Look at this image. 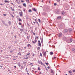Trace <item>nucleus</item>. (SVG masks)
<instances>
[{"instance_id": "nucleus-41", "label": "nucleus", "mask_w": 75, "mask_h": 75, "mask_svg": "<svg viewBox=\"0 0 75 75\" xmlns=\"http://www.w3.org/2000/svg\"><path fill=\"white\" fill-rule=\"evenodd\" d=\"M19 25H21V23H19Z\"/></svg>"}, {"instance_id": "nucleus-4", "label": "nucleus", "mask_w": 75, "mask_h": 75, "mask_svg": "<svg viewBox=\"0 0 75 75\" xmlns=\"http://www.w3.org/2000/svg\"><path fill=\"white\" fill-rule=\"evenodd\" d=\"M40 64L41 65H43V66H45V65H44V64H43V63L41 61H40Z\"/></svg>"}, {"instance_id": "nucleus-53", "label": "nucleus", "mask_w": 75, "mask_h": 75, "mask_svg": "<svg viewBox=\"0 0 75 75\" xmlns=\"http://www.w3.org/2000/svg\"><path fill=\"white\" fill-rule=\"evenodd\" d=\"M14 68H16V67H16V66H14Z\"/></svg>"}, {"instance_id": "nucleus-45", "label": "nucleus", "mask_w": 75, "mask_h": 75, "mask_svg": "<svg viewBox=\"0 0 75 75\" xmlns=\"http://www.w3.org/2000/svg\"><path fill=\"white\" fill-rule=\"evenodd\" d=\"M54 6H56L57 5V3H55L54 4Z\"/></svg>"}, {"instance_id": "nucleus-40", "label": "nucleus", "mask_w": 75, "mask_h": 75, "mask_svg": "<svg viewBox=\"0 0 75 75\" xmlns=\"http://www.w3.org/2000/svg\"><path fill=\"white\" fill-rule=\"evenodd\" d=\"M57 2H59L60 1V0H57Z\"/></svg>"}, {"instance_id": "nucleus-1", "label": "nucleus", "mask_w": 75, "mask_h": 75, "mask_svg": "<svg viewBox=\"0 0 75 75\" xmlns=\"http://www.w3.org/2000/svg\"><path fill=\"white\" fill-rule=\"evenodd\" d=\"M62 36V33H60L59 34L58 37H61Z\"/></svg>"}, {"instance_id": "nucleus-3", "label": "nucleus", "mask_w": 75, "mask_h": 75, "mask_svg": "<svg viewBox=\"0 0 75 75\" xmlns=\"http://www.w3.org/2000/svg\"><path fill=\"white\" fill-rule=\"evenodd\" d=\"M67 42L68 43H70V40L69 39H68L66 40Z\"/></svg>"}, {"instance_id": "nucleus-21", "label": "nucleus", "mask_w": 75, "mask_h": 75, "mask_svg": "<svg viewBox=\"0 0 75 75\" xmlns=\"http://www.w3.org/2000/svg\"><path fill=\"white\" fill-rule=\"evenodd\" d=\"M23 64H24V65H25L26 64V62H23Z\"/></svg>"}, {"instance_id": "nucleus-42", "label": "nucleus", "mask_w": 75, "mask_h": 75, "mask_svg": "<svg viewBox=\"0 0 75 75\" xmlns=\"http://www.w3.org/2000/svg\"><path fill=\"white\" fill-rule=\"evenodd\" d=\"M38 43H41V42H40V40L38 41Z\"/></svg>"}, {"instance_id": "nucleus-15", "label": "nucleus", "mask_w": 75, "mask_h": 75, "mask_svg": "<svg viewBox=\"0 0 75 75\" xmlns=\"http://www.w3.org/2000/svg\"><path fill=\"white\" fill-rule=\"evenodd\" d=\"M57 14H59V11H57L56 12Z\"/></svg>"}, {"instance_id": "nucleus-46", "label": "nucleus", "mask_w": 75, "mask_h": 75, "mask_svg": "<svg viewBox=\"0 0 75 75\" xmlns=\"http://www.w3.org/2000/svg\"><path fill=\"white\" fill-rule=\"evenodd\" d=\"M38 70H40V67H38Z\"/></svg>"}, {"instance_id": "nucleus-25", "label": "nucleus", "mask_w": 75, "mask_h": 75, "mask_svg": "<svg viewBox=\"0 0 75 75\" xmlns=\"http://www.w3.org/2000/svg\"><path fill=\"white\" fill-rule=\"evenodd\" d=\"M41 43H38V46H40V47H41Z\"/></svg>"}, {"instance_id": "nucleus-39", "label": "nucleus", "mask_w": 75, "mask_h": 75, "mask_svg": "<svg viewBox=\"0 0 75 75\" xmlns=\"http://www.w3.org/2000/svg\"><path fill=\"white\" fill-rule=\"evenodd\" d=\"M69 73H70V74H71V73H72V72H71V71H69Z\"/></svg>"}, {"instance_id": "nucleus-20", "label": "nucleus", "mask_w": 75, "mask_h": 75, "mask_svg": "<svg viewBox=\"0 0 75 75\" xmlns=\"http://www.w3.org/2000/svg\"><path fill=\"white\" fill-rule=\"evenodd\" d=\"M38 64H40L41 63V62H40V61H39V60H38Z\"/></svg>"}, {"instance_id": "nucleus-5", "label": "nucleus", "mask_w": 75, "mask_h": 75, "mask_svg": "<svg viewBox=\"0 0 75 75\" xmlns=\"http://www.w3.org/2000/svg\"><path fill=\"white\" fill-rule=\"evenodd\" d=\"M33 10L34 11H35V12H36V13H37V10H36L35 8H33Z\"/></svg>"}, {"instance_id": "nucleus-36", "label": "nucleus", "mask_w": 75, "mask_h": 75, "mask_svg": "<svg viewBox=\"0 0 75 75\" xmlns=\"http://www.w3.org/2000/svg\"><path fill=\"white\" fill-rule=\"evenodd\" d=\"M40 49V47H38L37 48V49L39 50Z\"/></svg>"}, {"instance_id": "nucleus-34", "label": "nucleus", "mask_w": 75, "mask_h": 75, "mask_svg": "<svg viewBox=\"0 0 75 75\" xmlns=\"http://www.w3.org/2000/svg\"><path fill=\"white\" fill-rule=\"evenodd\" d=\"M30 65H31L32 66H33V64L32 63H31Z\"/></svg>"}, {"instance_id": "nucleus-63", "label": "nucleus", "mask_w": 75, "mask_h": 75, "mask_svg": "<svg viewBox=\"0 0 75 75\" xmlns=\"http://www.w3.org/2000/svg\"><path fill=\"white\" fill-rule=\"evenodd\" d=\"M56 58V57H54V59Z\"/></svg>"}, {"instance_id": "nucleus-16", "label": "nucleus", "mask_w": 75, "mask_h": 75, "mask_svg": "<svg viewBox=\"0 0 75 75\" xmlns=\"http://www.w3.org/2000/svg\"><path fill=\"white\" fill-rule=\"evenodd\" d=\"M2 23H3V24H4H4H5L6 23H5V22L4 21H2Z\"/></svg>"}, {"instance_id": "nucleus-61", "label": "nucleus", "mask_w": 75, "mask_h": 75, "mask_svg": "<svg viewBox=\"0 0 75 75\" xmlns=\"http://www.w3.org/2000/svg\"><path fill=\"white\" fill-rule=\"evenodd\" d=\"M73 51H74V52H75V49H74V50Z\"/></svg>"}, {"instance_id": "nucleus-12", "label": "nucleus", "mask_w": 75, "mask_h": 75, "mask_svg": "<svg viewBox=\"0 0 75 75\" xmlns=\"http://www.w3.org/2000/svg\"><path fill=\"white\" fill-rule=\"evenodd\" d=\"M26 1V2L27 3H30V0H25Z\"/></svg>"}, {"instance_id": "nucleus-49", "label": "nucleus", "mask_w": 75, "mask_h": 75, "mask_svg": "<svg viewBox=\"0 0 75 75\" xmlns=\"http://www.w3.org/2000/svg\"><path fill=\"white\" fill-rule=\"evenodd\" d=\"M4 25H6V26H8L7 25V24H6V23Z\"/></svg>"}, {"instance_id": "nucleus-27", "label": "nucleus", "mask_w": 75, "mask_h": 75, "mask_svg": "<svg viewBox=\"0 0 75 75\" xmlns=\"http://www.w3.org/2000/svg\"><path fill=\"white\" fill-rule=\"evenodd\" d=\"M32 42L33 44H35V43H36L35 41H32Z\"/></svg>"}, {"instance_id": "nucleus-37", "label": "nucleus", "mask_w": 75, "mask_h": 75, "mask_svg": "<svg viewBox=\"0 0 75 75\" xmlns=\"http://www.w3.org/2000/svg\"><path fill=\"white\" fill-rule=\"evenodd\" d=\"M36 38H35V42L36 43V42H37V40H36Z\"/></svg>"}, {"instance_id": "nucleus-47", "label": "nucleus", "mask_w": 75, "mask_h": 75, "mask_svg": "<svg viewBox=\"0 0 75 75\" xmlns=\"http://www.w3.org/2000/svg\"><path fill=\"white\" fill-rule=\"evenodd\" d=\"M45 64L46 65H48V64L47 63H45Z\"/></svg>"}, {"instance_id": "nucleus-2", "label": "nucleus", "mask_w": 75, "mask_h": 75, "mask_svg": "<svg viewBox=\"0 0 75 75\" xmlns=\"http://www.w3.org/2000/svg\"><path fill=\"white\" fill-rule=\"evenodd\" d=\"M67 32H68V29H65L64 30V33H67Z\"/></svg>"}, {"instance_id": "nucleus-17", "label": "nucleus", "mask_w": 75, "mask_h": 75, "mask_svg": "<svg viewBox=\"0 0 75 75\" xmlns=\"http://www.w3.org/2000/svg\"><path fill=\"white\" fill-rule=\"evenodd\" d=\"M17 64L19 67H20V66H21V64H20L19 63H18Z\"/></svg>"}, {"instance_id": "nucleus-19", "label": "nucleus", "mask_w": 75, "mask_h": 75, "mask_svg": "<svg viewBox=\"0 0 75 75\" xmlns=\"http://www.w3.org/2000/svg\"><path fill=\"white\" fill-rule=\"evenodd\" d=\"M51 73H52V74H54V70H52L51 71Z\"/></svg>"}, {"instance_id": "nucleus-6", "label": "nucleus", "mask_w": 75, "mask_h": 75, "mask_svg": "<svg viewBox=\"0 0 75 75\" xmlns=\"http://www.w3.org/2000/svg\"><path fill=\"white\" fill-rule=\"evenodd\" d=\"M19 14L20 16H22L23 15V12H19Z\"/></svg>"}, {"instance_id": "nucleus-11", "label": "nucleus", "mask_w": 75, "mask_h": 75, "mask_svg": "<svg viewBox=\"0 0 75 75\" xmlns=\"http://www.w3.org/2000/svg\"><path fill=\"white\" fill-rule=\"evenodd\" d=\"M43 54L44 55V56H45V55H46V52H43Z\"/></svg>"}, {"instance_id": "nucleus-30", "label": "nucleus", "mask_w": 75, "mask_h": 75, "mask_svg": "<svg viewBox=\"0 0 75 75\" xmlns=\"http://www.w3.org/2000/svg\"><path fill=\"white\" fill-rule=\"evenodd\" d=\"M58 18H61V16H59L58 17H57Z\"/></svg>"}, {"instance_id": "nucleus-26", "label": "nucleus", "mask_w": 75, "mask_h": 75, "mask_svg": "<svg viewBox=\"0 0 75 75\" xmlns=\"http://www.w3.org/2000/svg\"><path fill=\"white\" fill-rule=\"evenodd\" d=\"M30 46H31V45H30V44H28L27 45V47H30Z\"/></svg>"}, {"instance_id": "nucleus-7", "label": "nucleus", "mask_w": 75, "mask_h": 75, "mask_svg": "<svg viewBox=\"0 0 75 75\" xmlns=\"http://www.w3.org/2000/svg\"><path fill=\"white\" fill-rule=\"evenodd\" d=\"M40 40H41V43H42V42H43V39H42V38H40Z\"/></svg>"}, {"instance_id": "nucleus-59", "label": "nucleus", "mask_w": 75, "mask_h": 75, "mask_svg": "<svg viewBox=\"0 0 75 75\" xmlns=\"http://www.w3.org/2000/svg\"><path fill=\"white\" fill-rule=\"evenodd\" d=\"M10 53H11V52H13V51H10Z\"/></svg>"}, {"instance_id": "nucleus-29", "label": "nucleus", "mask_w": 75, "mask_h": 75, "mask_svg": "<svg viewBox=\"0 0 75 75\" xmlns=\"http://www.w3.org/2000/svg\"><path fill=\"white\" fill-rule=\"evenodd\" d=\"M4 2L5 3H8V1H7L5 0V1Z\"/></svg>"}, {"instance_id": "nucleus-9", "label": "nucleus", "mask_w": 75, "mask_h": 75, "mask_svg": "<svg viewBox=\"0 0 75 75\" xmlns=\"http://www.w3.org/2000/svg\"><path fill=\"white\" fill-rule=\"evenodd\" d=\"M66 39H67V38H66V37H63V40L65 41V40H66Z\"/></svg>"}, {"instance_id": "nucleus-23", "label": "nucleus", "mask_w": 75, "mask_h": 75, "mask_svg": "<svg viewBox=\"0 0 75 75\" xmlns=\"http://www.w3.org/2000/svg\"><path fill=\"white\" fill-rule=\"evenodd\" d=\"M20 31H21V32L23 31V29H20Z\"/></svg>"}, {"instance_id": "nucleus-54", "label": "nucleus", "mask_w": 75, "mask_h": 75, "mask_svg": "<svg viewBox=\"0 0 75 75\" xmlns=\"http://www.w3.org/2000/svg\"><path fill=\"white\" fill-rule=\"evenodd\" d=\"M0 67H1V68H2V67H3V66H0Z\"/></svg>"}, {"instance_id": "nucleus-48", "label": "nucleus", "mask_w": 75, "mask_h": 75, "mask_svg": "<svg viewBox=\"0 0 75 75\" xmlns=\"http://www.w3.org/2000/svg\"><path fill=\"white\" fill-rule=\"evenodd\" d=\"M20 52H19V53H18V54H20Z\"/></svg>"}, {"instance_id": "nucleus-22", "label": "nucleus", "mask_w": 75, "mask_h": 75, "mask_svg": "<svg viewBox=\"0 0 75 75\" xmlns=\"http://www.w3.org/2000/svg\"><path fill=\"white\" fill-rule=\"evenodd\" d=\"M26 19H28V16H26Z\"/></svg>"}, {"instance_id": "nucleus-50", "label": "nucleus", "mask_w": 75, "mask_h": 75, "mask_svg": "<svg viewBox=\"0 0 75 75\" xmlns=\"http://www.w3.org/2000/svg\"><path fill=\"white\" fill-rule=\"evenodd\" d=\"M47 68H48V69H50V67H47Z\"/></svg>"}, {"instance_id": "nucleus-31", "label": "nucleus", "mask_w": 75, "mask_h": 75, "mask_svg": "<svg viewBox=\"0 0 75 75\" xmlns=\"http://www.w3.org/2000/svg\"><path fill=\"white\" fill-rule=\"evenodd\" d=\"M19 21H22V20L20 18L19 19Z\"/></svg>"}, {"instance_id": "nucleus-56", "label": "nucleus", "mask_w": 75, "mask_h": 75, "mask_svg": "<svg viewBox=\"0 0 75 75\" xmlns=\"http://www.w3.org/2000/svg\"><path fill=\"white\" fill-rule=\"evenodd\" d=\"M14 37H15V38H16V35H15V36H14Z\"/></svg>"}, {"instance_id": "nucleus-62", "label": "nucleus", "mask_w": 75, "mask_h": 75, "mask_svg": "<svg viewBox=\"0 0 75 75\" xmlns=\"http://www.w3.org/2000/svg\"><path fill=\"white\" fill-rule=\"evenodd\" d=\"M28 75H30V74H29V73H28V74H27Z\"/></svg>"}, {"instance_id": "nucleus-64", "label": "nucleus", "mask_w": 75, "mask_h": 75, "mask_svg": "<svg viewBox=\"0 0 75 75\" xmlns=\"http://www.w3.org/2000/svg\"><path fill=\"white\" fill-rule=\"evenodd\" d=\"M8 71L9 72H10V70H8Z\"/></svg>"}, {"instance_id": "nucleus-13", "label": "nucleus", "mask_w": 75, "mask_h": 75, "mask_svg": "<svg viewBox=\"0 0 75 75\" xmlns=\"http://www.w3.org/2000/svg\"><path fill=\"white\" fill-rule=\"evenodd\" d=\"M50 55H53V53L52 52H50Z\"/></svg>"}, {"instance_id": "nucleus-51", "label": "nucleus", "mask_w": 75, "mask_h": 75, "mask_svg": "<svg viewBox=\"0 0 75 75\" xmlns=\"http://www.w3.org/2000/svg\"><path fill=\"white\" fill-rule=\"evenodd\" d=\"M4 16H6V14H3Z\"/></svg>"}, {"instance_id": "nucleus-52", "label": "nucleus", "mask_w": 75, "mask_h": 75, "mask_svg": "<svg viewBox=\"0 0 75 75\" xmlns=\"http://www.w3.org/2000/svg\"><path fill=\"white\" fill-rule=\"evenodd\" d=\"M73 72H75V70L73 71Z\"/></svg>"}, {"instance_id": "nucleus-38", "label": "nucleus", "mask_w": 75, "mask_h": 75, "mask_svg": "<svg viewBox=\"0 0 75 75\" xmlns=\"http://www.w3.org/2000/svg\"><path fill=\"white\" fill-rule=\"evenodd\" d=\"M8 23H9V24H11V22L10 21H9L8 22Z\"/></svg>"}, {"instance_id": "nucleus-14", "label": "nucleus", "mask_w": 75, "mask_h": 75, "mask_svg": "<svg viewBox=\"0 0 75 75\" xmlns=\"http://www.w3.org/2000/svg\"><path fill=\"white\" fill-rule=\"evenodd\" d=\"M23 4V6H24V7H26V4Z\"/></svg>"}, {"instance_id": "nucleus-18", "label": "nucleus", "mask_w": 75, "mask_h": 75, "mask_svg": "<svg viewBox=\"0 0 75 75\" xmlns=\"http://www.w3.org/2000/svg\"><path fill=\"white\" fill-rule=\"evenodd\" d=\"M62 14L63 15H64V14H65V12H64V11L62 12Z\"/></svg>"}, {"instance_id": "nucleus-55", "label": "nucleus", "mask_w": 75, "mask_h": 75, "mask_svg": "<svg viewBox=\"0 0 75 75\" xmlns=\"http://www.w3.org/2000/svg\"><path fill=\"white\" fill-rule=\"evenodd\" d=\"M33 33V34L34 35H35V33Z\"/></svg>"}, {"instance_id": "nucleus-60", "label": "nucleus", "mask_w": 75, "mask_h": 75, "mask_svg": "<svg viewBox=\"0 0 75 75\" xmlns=\"http://www.w3.org/2000/svg\"><path fill=\"white\" fill-rule=\"evenodd\" d=\"M39 74H41V72H40Z\"/></svg>"}, {"instance_id": "nucleus-10", "label": "nucleus", "mask_w": 75, "mask_h": 75, "mask_svg": "<svg viewBox=\"0 0 75 75\" xmlns=\"http://www.w3.org/2000/svg\"><path fill=\"white\" fill-rule=\"evenodd\" d=\"M72 38H70V42H72Z\"/></svg>"}, {"instance_id": "nucleus-32", "label": "nucleus", "mask_w": 75, "mask_h": 75, "mask_svg": "<svg viewBox=\"0 0 75 75\" xmlns=\"http://www.w3.org/2000/svg\"><path fill=\"white\" fill-rule=\"evenodd\" d=\"M23 66H21V69L22 70V69H23Z\"/></svg>"}, {"instance_id": "nucleus-44", "label": "nucleus", "mask_w": 75, "mask_h": 75, "mask_svg": "<svg viewBox=\"0 0 75 75\" xmlns=\"http://www.w3.org/2000/svg\"><path fill=\"white\" fill-rule=\"evenodd\" d=\"M30 53H28V54H27V55H30Z\"/></svg>"}, {"instance_id": "nucleus-58", "label": "nucleus", "mask_w": 75, "mask_h": 75, "mask_svg": "<svg viewBox=\"0 0 75 75\" xmlns=\"http://www.w3.org/2000/svg\"><path fill=\"white\" fill-rule=\"evenodd\" d=\"M29 6L30 7H31V5H29Z\"/></svg>"}, {"instance_id": "nucleus-33", "label": "nucleus", "mask_w": 75, "mask_h": 75, "mask_svg": "<svg viewBox=\"0 0 75 75\" xmlns=\"http://www.w3.org/2000/svg\"><path fill=\"white\" fill-rule=\"evenodd\" d=\"M40 55L41 57H42V54L41 53L40 54Z\"/></svg>"}, {"instance_id": "nucleus-8", "label": "nucleus", "mask_w": 75, "mask_h": 75, "mask_svg": "<svg viewBox=\"0 0 75 75\" xmlns=\"http://www.w3.org/2000/svg\"><path fill=\"white\" fill-rule=\"evenodd\" d=\"M69 32H70V33H71V32L72 31V28H70L69 29Z\"/></svg>"}, {"instance_id": "nucleus-28", "label": "nucleus", "mask_w": 75, "mask_h": 75, "mask_svg": "<svg viewBox=\"0 0 75 75\" xmlns=\"http://www.w3.org/2000/svg\"><path fill=\"white\" fill-rule=\"evenodd\" d=\"M29 12H32V11H31V9H29L28 10Z\"/></svg>"}, {"instance_id": "nucleus-35", "label": "nucleus", "mask_w": 75, "mask_h": 75, "mask_svg": "<svg viewBox=\"0 0 75 75\" xmlns=\"http://www.w3.org/2000/svg\"><path fill=\"white\" fill-rule=\"evenodd\" d=\"M74 50H75V49H74V48H73V49H72V51H74Z\"/></svg>"}, {"instance_id": "nucleus-24", "label": "nucleus", "mask_w": 75, "mask_h": 75, "mask_svg": "<svg viewBox=\"0 0 75 75\" xmlns=\"http://www.w3.org/2000/svg\"><path fill=\"white\" fill-rule=\"evenodd\" d=\"M29 57H27L26 58H24V59H28V58Z\"/></svg>"}, {"instance_id": "nucleus-43", "label": "nucleus", "mask_w": 75, "mask_h": 75, "mask_svg": "<svg viewBox=\"0 0 75 75\" xmlns=\"http://www.w3.org/2000/svg\"><path fill=\"white\" fill-rule=\"evenodd\" d=\"M38 21H39V22H40L41 21V20H40V19H39Z\"/></svg>"}, {"instance_id": "nucleus-57", "label": "nucleus", "mask_w": 75, "mask_h": 75, "mask_svg": "<svg viewBox=\"0 0 75 75\" xmlns=\"http://www.w3.org/2000/svg\"><path fill=\"white\" fill-rule=\"evenodd\" d=\"M36 38H37L38 39V36H37Z\"/></svg>"}]
</instances>
